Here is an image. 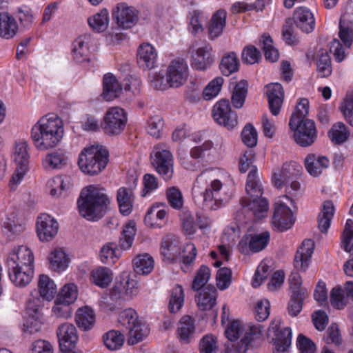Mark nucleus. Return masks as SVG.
Segmentation results:
<instances>
[{"instance_id": "43", "label": "nucleus", "mask_w": 353, "mask_h": 353, "mask_svg": "<svg viewBox=\"0 0 353 353\" xmlns=\"http://www.w3.org/2000/svg\"><path fill=\"white\" fill-rule=\"evenodd\" d=\"M48 261L50 268L57 272L65 270L68 266L69 260L65 252L61 248H55L51 252Z\"/></svg>"}, {"instance_id": "54", "label": "nucleus", "mask_w": 353, "mask_h": 353, "mask_svg": "<svg viewBox=\"0 0 353 353\" xmlns=\"http://www.w3.org/2000/svg\"><path fill=\"white\" fill-rule=\"evenodd\" d=\"M184 292L181 285H176L171 291L169 310L170 312L175 313L178 312L184 303Z\"/></svg>"}, {"instance_id": "42", "label": "nucleus", "mask_w": 353, "mask_h": 353, "mask_svg": "<svg viewBox=\"0 0 353 353\" xmlns=\"http://www.w3.org/2000/svg\"><path fill=\"white\" fill-rule=\"evenodd\" d=\"M109 21V12L106 8L101 9L99 12L88 19V23L92 30L99 33L108 29Z\"/></svg>"}, {"instance_id": "37", "label": "nucleus", "mask_w": 353, "mask_h": 353, "mask_svg": "<svg viewBox=\"0 0 353 353\" xmlns=\"http://www.w3.org/2000/svg\"><path fill=\"white\" fill-rule=\"evenodd\" d=\"M216 290L214 286H208L196 296L195 301L201 310H211L216 304Z\"/></svg>"}, {"instance_id": "19", "label": "nucleus", "mask_w": 353, "mask_h": 353, "mask_svg": "<svg viewBox=\"0 0 353 353\" xmlns=\"http://www.w3.org/2000/svg\"><path fill=\"white\" fill-rule=\"evenodd\" d=\"M59 223L56 219L48 214H41L37 220V233L41 241L48 242L58 233Z\"/></svg>"}, {"instance_id": "41", "label": "nucleus", "mask_w": 353, "mask_h": 353, "mask_svg": "<svg viewBox=\"0 0 353 353\" xmlns=\"http://www.w3.org/2000/svg\"><path fill=\"white\" fill-rule=\"evenodd\" d=\"M90 280L99 288H107L112 281V271L108 268H97L91 271Z\"/></svg>"}, {"instance_id": "14", "label": "nucleus", "mask_w": 353, "mask_h": 353, "mask_svg": "<svg viewBox=\"0 0 353 353\" xmlns=\"http://www.w3.org/2000/svg\"><path fill=\"white\" fill-rule=\"evenodd\" d=\"M270 234L268 231L260 234H252L245 235L240 241L238 248L243 254H248L250 252H259L265 249L269 243Z\"/></svg>"}, {"instance_id": "63", "label": "nucleus", "mask_w": 353, "mask_h": 353, "mask_svg": "<svg viewBox=\"0 0 353 353\" xmlns=\"http://www.w3.org/2000/svg\"><path fill=\"white\" fill-rule=\"evenodd\" d=\"M217 347V339L212 334L203 336L200 341V353H215Z\"/></svg>"}, {"instance_id": "5", "label": "nucleus", "mask_w": 353, "mask_h": 353, "mask_svg": "<svg viewBox=\"0 0 353 353\" xmlns=\"http://www.w3.org/2000/svg\"><path fill=\"white\" fill-rule=\"evenodd\" d=\"M263 328L259 324L242 323L239 320H234L227 325L225 334L230 341H236L241 336L236 346V352L245 353L250 347L262 339Z\"/></svg>"}, {"instance_id": "34", "label": "nucleus", "mask_w": 353, "mask_h": 353, "mask_svg": "<svg viewBox=\"0 0 353 353\" xmlns=\"http://www.w3.org/2000/svg\"><path fill=\"white\" fill-rule=\"evenodd\" d=\"M19 26L15 19L7 12H0V37L6 39L13 38Z\"/></svg>"}, {"instance_id": "52", "label": "nucleus", "mask_w": 353, "mask_h": 353, "mask_svg": "<svg viewBox=\"0 0 353 353\" xmlns=\"http://www.w3.org/2000/svg\"><path fill=\"white\" fill-rule=\"evenodd\" d=\"M328 134L332 142L342 144L348 139L350 132L343 123L338 122L332 125Z\"/></svg>"}, {"instance_id": "45", "label": "nucleus", "mask_w": 353, "mask_h": 353, "mask_svg": "<svg viewBox=\"0 0 353 353\" xmlns=\"http://www.w3.org/2000/svg\"><path fill=\"white\" fill-rule=\"evenodd\" d=\"M154 259L148 254H139L133 259L134 272L138 274H148L154 268Z\"/></svg>"}, {"instance_id": "50", "label": "nucleus", "mask_w": 353, "mask_h": 353, "mask_svg": "<svg viewBox=\"0 0 353 353\" xmlns=\"http://www.w3.org/2000/svg\"><path fill=\"white\" fill-rule=\"evenodd\" d=\"M68 158L61 150L48 154L43 159V165L50 169H61L67 164Z\"/></svg>"}, {"instance_id": "47", "label": "nucleus", "mask_w": 353, "mask_h": 353, "mask_svg": "<svg viewBox=\"0 0 353 353\" xmlns=\"http://www.w3.org/2000/svg\"><path fill=\"white\" fill-rule=\"evenodd\" d=\"M239 59L236 53L230 52L223 57L220 63V70L224 76L228 77L238 71Z\"/></svg>"}, {"instance_id": "51", "label": "nucleus", "mask_w": 353, "mask_h": 353, "mask_svg": "<svg viewBox=\"0 0 353 353\" xmlns=\"http://www.w3.org/2000/svg\"><path fill=\"white\" fill-rule=\"evenodd\" d=\"M316 71L321 78H326L332 74L331 59L327 51H320L316 61Z\"/></svg>"}, {"instance_id": "11", "label": "nucleus", "mask_w": 353, "mask_h": 353, "mask_svg": "<svg viewBox=\"0 0 353 353\" xmlns=\"http://www.w3.org/2000/svg\"><path fill=\"white\" fill-rule=\"evenodd\" d=\"M289 126L294 132V141L300 146L311 145L317 137L316 125L312 119L302 121L294 117L290 118Z\"/></svg>"}, {"instance_id": "18", "label": "nucleus", "mask_w": 353, "mask_h": 353, "mask_svg": "<svg viewBox=\"0 0 353 353\" xmlns=\"http://www.w3.org/2000/svg\"><path fill=\"white\" fill-rule=\"evenodd\" d=\"M272 222L274 230L279 232L290 229L294 223L291 209L283 203H275Z\"/></svg>"}, {"instance_id": "25", "label": "nucleus", "mask_w": 353, "mask_h": 353, "mask_svg": "<svg viewBox=\"0 0 353 353\" xmlns=\"http://www.w3.org/2000/svg\"><path fill=\"white\" fill-rule=\"evenodd\" d=\"M265 88L269 110L272 115L277 116L280 113L284 101V89L279 83H268Z\"/></svg>"}, {"instance_id": "21", "label": "nucleus", "mask_w": 353, "mask_h": 353, "mask_svg": "<svg viewBox=\"0 0 353 353\" xmlns=\"http://www.w3.org/2000/svg\"><path fill=\"white\" fill-rule=\"evenodd\" d=\"M339 28V37L346 48H350L353 43V0L341 16Z\"/></svg>"}, {"instance_id": "24", "label": "nucleus", "mask_w": 353, "mask_h": 353, "mask_svg": "<svg viewBox=\"0 0 353 353\" xmlns=\"http://www.w3.org/2000/svg\"><path fill=\"white\" fill-rule=\"evenodd\" d=\"M301 165L295 161L283 163L279 174L274 173L272 182L277 188H281L290 183V180L297 179L302 173Z\"/></svg>"}, {"instance_id": "17", "label": "nucleus", "mask_w": 353, "mask_h": 353, "mask_svg": "<svg viewBox=\"0 0 353 353\" xmlns=\"http://www.w3.org/2000/svg\"><path fill=\"white\" fill-rule=\"evenodd\" d=\"M214 62L213 49L210 43H204L199 47L192 54L190 65L198 71H205Z\"/></svg>"}, {"instance_id": "32", "label": "nucleus", "mask_w": 353, "mask_h": 353, "mask_svg": "<svg viewBox=\"0 0 353 353\" xmlns=\"http://www.w3.org/2000/svg\"><path fill=\"white\" fill-rule=\"evenodd\" d=\"M273 325L274 323H272V327L274 330V345L276 347V351L274 353H283L288 350L291 345L292 330L289 327L280 330L278 325L274 327Z\"/></svg>"}, {"instance_id": "8", "label": "nucleus", "mask_w": 353, "mask_h": 353, "mask_svg": "<svg viewBox=\"0 0 353 353\" xmlns=\"http://www.w3.org/2000/svg\"><path fill=\"white\" fill-rule=\"evenodd\" d=\"M119 323L128 330L130 344H136L144 339L149 334V328L145 323L139 320L137 312L132 308L122 311L119 316Z\"/></svg>"}, {"instance_id": "64", "label": "nucleus", "mask_w": 353, "mask_h": 353, "mask_svg": "<svg viewBox=\"0 0 353 353\" xmlns=\"http://www.w3.org/2000/svg\"><path fill=\"white\" fill-rule=\"evenodd\" d=\"M296 346L300 353H314L316 350L315 343L303 334L298 335Z\"/></svg>"}, {"instance_id": "7", "label": "nucleus", "mask_w": 353, "mask_h": 353, "mask_svg": "<svg viewBox=\"0 0 353 353\" xmlns=\"http://www.w3.org/2000/svg\"><path fill=\"white\" fill-rule=\"evenodd\" d=\"M108 162L109 152L104 147L85 148L79 154L78 159L80 170L90 176L101 173L106 168Z\"/></svg>"}, {"instance_id": "58", "label": "nucleus", "mask_w": 353, "mask_h": 353, "mask_svg": "<svg viewBox=\"0 0 353 353\" xmlns=\"http://www.w3.org/2000/svg\"><path fill=\"white\" fill-rule=\"evenodd\" d=\"M117 245L115 243H108L101 250L100 259L103 263L113 264L118 259Z\"/></svg>"}, {"instance_id": "39", "label": "nucleus", "mask_w": 353, "mask_h": 353, "mask_svg": "<svg viewBox=\"0 0 353 353\" xmlns=\"http://www.w3.org/2000/svg\"><path fill=\"white\" fill-rule=\"evenodd\" d=\"M334 212L335 208L332 201H325L318 216V226L322 233L327 232Z\"/></svg>"}, {"instance_id": "27", "label": "nucleus", "mask_w": 353, "mask_h": 353, "mask_svg": "<svg viewBox=\"0 0 353 353\" xmlns=\"http://www.w3.org/2000/svg\"><path fill=\"white\" fill-rule=\"evenodd\" d=\"M92 41V36L90 34H84L73 41L71 54L76 63H81L89 61L90 46Z\"/></svg>"}, {"instance_id": "55", "label": "nucleus", "mask_w": 353, "mask_h": 353, "mask_svg": "<svg viewBox=\"0 0 353 353\" xmlns=\"http://www.w3.org/2000/svg\"><path fill=\"white\" fill-rule=\"evenodd\" d=\"M224 79L221 77H216L208 83L203 90V97L209 101L215 98L220 92Z\"/></svg>"}, {"instance_id": "23", "label": "nucleus", "mask_w": 353, "mask_h": 353, "mask_svg": "<svg viewBox=\"0 0 353 353\" xmlns=\"http://www.w3.org/2000/svg\"><path fill=\"white\" fill-rule=\"evenodd\" d=\"M60 350L62 352H71L78 341L77 329L72 324L63 323L57 332Z\"/></svg>"}, {"instance_id": "44", "label": "nucleus", "mask_w": 353, "mask_h": 353, "mask_svg": "<svg viewBox=\"0 0 353 353\" xmlns=\"http://www.w3.org/2000/svg\"><path fill=\"white\" fill-rule=\"evenodd\" d=\"M48 187L50 190V194L52 196H61L69 189V179L66 176H55L48 181Z\"/></svg>"}, {"instance_id": "16", "label": "nucleus", "mask_w": 353, "mask_h": 353, "mask_svg": "<svg viewBox=\"0 0 353 353\" xmlns=\"http://www.w3.org/2000/svg\"><path fill=\"white\" fill-rule=\"evenodd\" d=\"M112 16L117 25L123 29H130L138 21L137 10L125 3H118L113 9Z\"/></svg>"}, {"instance_id": "3", "label": "nucleus", "mask_w": 353, "mask_h": 353, "mask_svg": "<svg viewBox=\"0 0 353 353\" xmlns=\"http://www.w3.org/2000/svg\"><path fill=\"white\" fill-rule=\"evenodd\" d=\"M64 133L62 120L55 114L42 117L32 128L31 138L35 147L48 150L55 147Z\"/></svg>"}, {"instance_id": "26", "label": "nucleus", "mask_w": 353, "mask_h": 353, "mask_svg": "<svg viewBox=\"0 0 353 353\" xmlns=\"http://www.w3.org/2000/svg\"><path fill=\"white\" fill-rule=\"evenodd\" d=\"M314 250V243L310 239H305L298 248L294 259V267L297 272H305L309 267Z\"/></svg>"}, {"instance_id": "61", "label": "nucleus", "mask_w": 353, "mask_h": 353, "mask_svg": "<svg viewBox=\"0 0 353 353\" xmlns=\"http://www.w3.org/2000/svg\"><path fill=\"white\" fill-rule=\"evenodd\" d=\"M166 197L170 205L175 210H180L183 205V195L179 188H169L166 191Z\"/></svg>"}, {"instance_id": "10", "label": "nucleus", "mask_w": 353, "mask_h": 353, "mask_svg": "<svg viewBox=\"0 0 353 353\" xmlns=\"http://www.w3.org/2000/svg\"><path fill=\"white\" fill-rule=\"evenodd\" d=\"M213 147V142L208 140L202 145L192 148L190 157H180L181 165L185 170L192 172L202 170L208 162Z\"/></svg>"}, {"instance_id": "15", "label": "nucleus", "mask_w": 353, "mask_h": 353, "mask_svg": "<svg viewBox=\"0 0 353 353\" xmlns=\"http://www.w3.org/2000/svg\"><path fill=\"white\" fill-rule=\"evenodd\" d=\"M188 75L186 62L183 59H174L167 68L166 81L170 88H178L185 83Z\"/></svg>"}, {"instance_id": "62", "label": "nucleus", "mask_w": 353, "mask_h": 353, "mask_svg": "<svg viewBox=\"0 0 353 353\" xmlns=\"http://www.w3.org/2000/svg\"><path fill=\"white\" fill-rule=\"evenodd\" d=\"M257 132L254 127L248 123L241 132V139L243 143L249 148H253L257 143Z\"/></svg>"}, {"instance_id": "57", "label": "nucleus", "mask_w": 353, "mask_h": 353, "mask_svg": "<svg viewBox=\"0 0 353 353\" xmlns=\"http://www.w3.org/2000/svg\"><path fill=\"white\" fill-rule=\"evenodd\" d=\"M210 278V268L207 265H202L196 272L192 285V289L194 291H199L201 290L206 285Z\"/></svg>"}, {"instance_id": "4", "label": "nucleus", "mask_w": 353, "mask_h": 353, "mask_svg": "<svg viewBox=\"0 0 353 353\" xmlns=\"http://www.w3.org/2000/svg\"><path fill=\"white\" fill-rule=\"evenodd\" d=\"M108 196L92 185L84 188L77 201L79 214L88 221L102 218L110 204Z\"/></svg>"}, {"instance_id": "20", "label": "nucleus", "mask_w": 353, "mask_h": 353, "mask_svg": "<svg viewBox=\"0 0 353 353\" xmlns=\"http://www.w3.org/2000/svg\"><path fill=\"white\" fill-rule=\"evenodd\" d=\"M223 184L219 179L213 180L209 186L201 194L203 197V208L216 210L223 205V199L220 195Z\"/></svg>"}, {"instance_id": "31", "label": "nucleus", "mask_w": 353, "mask_h": 353, "mask_svg": "<svg viewBox=\"0 0 353 353\" xmlns=\"http://www.w3.org/2000/svg\"><path fill=\"white\" fill-rule=\"evenodd\" d=\"M122 90V87L112 73H107L103 77V98L110 101L117 98Z\"/></svg>"}, {"instance_id": "9", "label": "nucleus", "mask_w": 353, "mask_h": 353, "mask_svg": "<svg viewBox=\"0 0 353 353\" xmlns=\"http://www.w3.org/2000/svg\"><path fill=\"white\" fill-rule=\"evenodd\" d=\"M127 123L126 111L122 108L114 106L108 109L101 123V127L105 134L116 137L124 132Z\"/></svg>"}, {"instance_id": "40", "label": "nucleus", "mask_w": 353, "mask_h": 353, "mask_svg": "<svg viewBox=\"0 0 353 353\" xmlns=\"http://www.w3.org/2000/svg\"><path fill=\"white\" fill-rule=\"evenodd\" d=\"M117 200L120 212L127 216L132 212L133 192L132 190L121 187L117 190Z\"/></svg>"}, {"instance_id": "46", "label": "nucleus", "mask_w": 353, "mask_h": 353, "mask_svg": "<svg viewBox=\"0 0 353 353\" xmlns=\"http://www.w3.org/2000/svg\"><path fill=\"white\" fill-rule=\"evenodd\" d=\"M38 289L40 296L48 301L52 299L57 292L54 281L46 274L39 276Z\"/></svg>"}, {"instance_id": "56", "label": "nucleus", "mask_w": 353, "mask_h": 353, "mask_svg": "<svg viewBox=\"0 0 353 353\" xmlns=\"http://www.w3.org/2000/svg\"><path fill=\"white\" fill-rule=\"evenodd\" d=\"M77 297V285L74 283H68L61 288L56 299L71 305L75 302Z\"/></svg>"}, {"instance_id": "12", "label": "nucleus", "mask_w": 353, "mask_h": 353, "mask_svg": "<svg viewBox=\"0 0 353 353\" xmlns=\"http://www.w3.org/2000/svg\"><path fill=\"white\" fill-rule=\"evenodd\" d=\"M150 158L155 171L165 181L170 180L174 172V159L171 152L160 145H156Z\"/></svg>"}, {"instance_id": "35", "label": "nucleus", "mask_w": 353, "mask_h": 353, "mask_svg": "<svg viewBox=\"0 0 353 353\" xmlns=\"http://www.w3.org/2000/svg\"><path fill=\"white\" fill-rule=\"evenodd\" d=\"M227 12L223 9L215 12L208 26L209 39L213 40L219 37L226 25Z\"/></svg>"}, {"instance_id": "28", "label": "nucleus", "mask_w": 353, "mask_h": 353, "mask_svg": "<svg viewBox=\"0 0 353 353\" xmlns=\"http://www.w3.org/2000/svg\"><path fill=\"white\" fill-rule=\"evenodd\" d=\"M292 20L296 27L303 32H312L315 28L314 14L306 7L296 8L294 11Z\"/></svg>"}, {"instance_id": "36", "label": "nucleus", "mask_w": 353, "mask_h": 353, "mask_svg": "<svg viewBox=\"0 0 353 353\" xmlns=\"http://www.w3.org/2000/svg\"><path fill=\"white\" fill-rule=\"evenodd\" d=\"M159 204H154L148 210L144 217V223L147 226L161 228L165 223L167 212L159 210Z\"/></svg>"}, {"instance_id": "33", "label": "nucleus", "mask_w": 353, "mask_h": 353, "mask_svg": "<svg viewBox=\"0 0 353 353\" xmlns=\"http://www.w3.org/2000/svg\"><path fill=\"white\" fill-rule=\"evenodd\" d=\"M330 165L329 159L325 156L316 154H308L305 160V167L307 171L313 176H319L323 169Z\"/></svg>"}, {"instance_id": "13", "label": "nucleus", "mask_w": 353, "mask_h": 353, "mask_svg": "<svg viewBox=\"0 0 353 353\" xmlns=\"http://www.w3.org/2000/svg\"><path fill=\"white\" fill-rule=\"evenodd\" d=\"M212 116L214 121L228 130L234 128L238 123L236 112L232 110L228 99H221L213 106Z\"/></svg>"}, {"instance_id": "6", "label": "nucleus", "mask_w": 353, "mask_h": 353, "mask_svg": "<svg viewBox=\"0 0 353 353\" xmlns=\"http://www.w3.org/2000/svg\"><path fill=\"white\" fill-rule=\"evenodd\" d=\"M160 252L163 259L171 263L177 261L182 253L180 263L185 272L192 265L197 254L196 246L190 242L184 245L181 252V243L174 235L167 236L163 239Z\"/></svg>"}, {"instance_id": "30", "label": "nucleus", "mask_w": 353, "mask_h": 353, "mask_svg": "<svg viewBox=\"0 0 353 353\" xmlns=\"http://www.w3.org/2000/svg\"><path fill=\"white\" fill-rule=\"evenodd\" d=\"M195 330V319L190 315H184L179 320L176 330L178 339L182 343H190L193 339Z\"/></svg>"}, {"instance_id": "48", "label": "nucleus", "mask_w": 353, "mask_h": 353, "mask_svg": "<svg viewBox=\"0 0 353 353\" xmlns=\"http://www.w3.org/2000/svg\"><path fill=\"white\" fill-rule=\"evenodd\" d=\"M259 46L262 48L265 57L271 62H275L279 57V53L276 48L273 46V39L268 34H263L260 41Z\"/></svg>"}, {"instance_id": "49", "label": "nucleus", "mask_w": 353, "mask_h": 353, "mask_svg": "<svg viewBox=\"0 0 353 353\" xmlns=\"http://www.w3.org/2000/svg\"><path fill=\"white\" fill-rule=\"evenodd\" d=\"M248 94V83L245 80H241L236 83L234 87L231 102L236 108L243 107Z\"/></svg>"}, {"instance_id": "29", "label": "nucleus", "mask_w": 353, "mask_h": 353, "mask_svg": "<svg viewBox=\"0 0 353 353\" xmlns=\"http://www.w3.org/2000/svg\"><path fill=\"white\" fill-rule=\"evenodd\" d=\"M137 63L143 70H151L155 67L157 52L153 46L148 43L140 45L137 51Z\"/></svg>"}, {"instance_id": "22", "label": "nucleus", "mask_w": 353, "mask_h": 353, "mask_svg": "<svg viewBox=\"0 0 353 353\" xmlns=\"http://www.w3.org/2000/svg\"><path fill=\"white\" fill-rule=\"evenodd\" d=\"M138 292V283L129 276L121 277L112 288L110 295L112 299L128 300Z\"/></svg>"}, {"instance_id": "38", "label": "nucleus", "mask_w": 353, "mask_h": 353, "mask_svg": "<svg viewBox=\"0 0 353 353\" xmlns=\"http://www.w3.org/2000/svg\"><path fill=\"white\" fill-rule=\"evenodd\" d=\"M75 322L82 330H90L95 323V313L88 307L84 306L77 310L75 315Z\"/></svg>"}, {"instance_id": "1", "label": "nucleus", "mask_w": 353, "mask_h": 353, "mask_svg": "<svg viewBox=\"0 0 353 353\" xmlns=\"http://www.w3.org/2000/svg\"><path fill=\"white\" fill-rule=\"evenodd\" d=\"M245 190L248 197L240 199L241 210L236 212V219L243 223L257 221L267 216L269 203L263 197V188L258 179L257 168L251 167L248 173Z\"/></svg>"}, {"instance_id": "60", "label": "nucleus", "mask_w": 353, "mask_h": 353, "mask_svg": "<svg viewBox=\"0 0 353 353\" xmlns=\"http://www.w3.org/2000/svg\"><path fill=\"white\" fill-rule=\"evenodd\" d=\"M29 158L27 143L26 142L16 143L14 152V160L16 164L21 166H28Z\"/></svg>"}, {"instance_id": "53", "label": "nucleus", "mask_w": 353, "mask_h": 353, "mask_svg": "<svg viewBox=\"0 0 353 353\" xmlns=\"http://www.w3.org/2000/svg\"><path fill=\"white\" fill-rule=\"evenodd\" d=\"M103 340L104 345L108 349L117 350L120 349L123 345L125 337L119 331L110 330L103 335Z\"/></svg>"}, {"instance_id": "59", "label": "nucleus", "mask_w": 353, "mask_h": 353, "mask_svg": "<svg viewBox=\"0 0 353 353\" xmlns=\"http://www.w3.org/2000/svg\"><path fill=\"white\" fill-rule=\"evenodd\" d=\"M307 296V294H300L299 292L291 293L290 300L288 306V311L291 316H296L302 310L303 302Z\"/></svg>"}, {"instance_id": "2", "label": "nucleus", "mask_w": 353, "mask_h": 353, "mask_svg": "<svg viewBox=\"0 0 353 353\" xmlns=\"http://www.w3.org/2000/svg\"><path fill=\"white\" fill-rule=\"evenodd\" d=\"M6 267L10 281L17 287H26L34 276L33 252L27 246L14 248L6 257Z\"/></svg>"}]
</instances>
